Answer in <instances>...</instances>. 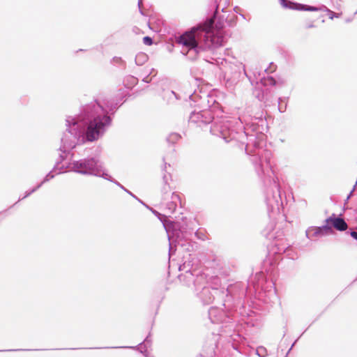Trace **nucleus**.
<instances>
[{
  "mask_svg": "<svg viewBox=\"0 0 357 357\" xmlns=\"http://www.w3.org/2000/svg\"><path fill=\"white\" fill-rule=\"evenodd\" d=\"M218 136L226 143L234 142L240 149H245L259 178L266 188L265 202L268 213L280 212L284 201L278 179L271 165L272 154L267 144V135H242L241 141L234 139L232 135Z\"/></svg>",
  "mask_w": 357,
  "mask_h": 357,
  "instance_id": "1",
  "label": "nucleus"
},
{
  "mask_svg": "<svg viewBox=\"0 0 357 357\" xmlns=\"http://www.w3.org/2000/svg\"><path fill=\"white\" fill-rule=\"evenodd\" d=\"M245 296L241 298V306H234L231 309H222L218 307H211L208 310V318L211 323H229L234 320L236 315L245 317L248 313L245 310V298L250 297L252 298H258L266 302L267 294H275L276 289L275 283L272 278L264 271L257 273L254 276L250 277V289H249Z\"/></svg>",
  "mask_w": 357,
  "mask_h": 357,
  "instance_id": "2",
  "label": "nucleus"
},
{
  "mask_svg": "<svg viewBox=\"0 0 357 357\" xmlns=\"http://www.w3.org/2000/svg\"><path fill=\"white\" fill-rule=\"evenodd\" d=\"M250 289V278L248 283L243 282H236L227 287H220L199 285L197 295L204 305H209L214 301H220L226 309H231L234 306H241V298L249 292Z\"/></svg>",
  "mask_w": 357,
  "mask_h": 357,
  "instance_id": "3",
  "label": "nucleus"
},
{
  "mask_svg": "<svg viewBox=\"0 0 357 357\" xmlns=\"http://www.w3.org/2000/svg\"><path fill=\"white\" fill-rule=\"evenodd\" d=\"M166 225V232L169 238H174L178 246L187 252H192L197 248V243L191 239L194 229L188 225L187 218L183 217L178 223Z\"/></svg>",
  "mask_w": 357,
  "mask_h": 357,
  "instance_id": "4",
  "label": "nucleus"
},
{
  "mask_svg": "<svg viewBox=\"0 0 357 357\" xmlns=\"http://www.w3.org/2000/svg\"><path fill=\"white\" fill-rule=\"evenodd\" d=\"M71 171L85 176H94L109 181L112 176L107 174L102 162L96 157H87L70 162Z\"/></svg>",
  "mask_w": 357,
  "mask_h": 357,
  "instance_id": "5",
  "label": "nucleus"
},
{
  "mask_svg": "<svg viewBox=\"0 0 357 357\" xmlns=\"http://www.w3.org/2000/svg\"><path fill=\"white\" fill-rule=\"evenodd\" d=\"M214 20L208 19L202 24V31L204 33L205 45L208 48H218L224 44V35L221 30L215 29L213 26Z\"/></svg>",
  "mask_w": 357,
  "mask_h": 357,
  "instance_id": "6",
  "label": "nucleus"
},
{
  "mask_svg": "<svg viewBox=\"0 0 357 357\" xmlns=\"http://www.w3.org/2000/svg\"><path fill=\"white\" fill-rule=\"evenodd\" d=\"M101 135H63L61 139V144L59 151L63 153H68L77 145L97 141Z\"/></svg>",
  "mask_w": 357,
  "mask_h": 357,
  "instance_id": "7",
  "label": "nucleus"
},
{
  "mask_svg": "<svg viewBox=\"0 0 357 357\" xmlns=\"http://www.w3.org/2000/svg\"><path fill=\"white\" fill-rule=\"evenodd\" d=\"M178 269L185 272L178 276V280L188 287L193 284L195 287V291H197L200 281L203 280L202 275H199V273H196L197 271L193 269L192 264L189 261H185L183 264L180 265Z\"/></svg>",
  "mask_w": 357,
  "mask_h": 357,
  "instance_id": "8",
  "label": "nucleus"
},
{
  "mask_svg": "<svg viewBox=\"0 0 357 357\" xmlns=\"http://www.w3.org/2000/svg\"><path fill=\"white\" fill-rule=\"evenodd\" d=\"M202 34V25L197 27H193L190 31H186L181 35L178 42L179 44L189 48H195L198 45V40H199Z\"/></svg>",
  "mask_w": 357,
  "mask_h": 357,
  "instance_id": "9",
  "label": "nucleus"
},
{
  "mask_svg": "<svg viewBox=\"0 0 357 357\" xmlns=\"http://www.w3.org/2000/svg\"><path fill=\"white\" fill-rule=\"evenodd\" d=\"M110 119L108 116L96 118L91 121L87 127V131L85 134H100L105 131V128L109 126Z\"/></svg>",
  "mask_w": 357,
  "mask_h": 357,
  "instance_id": "10",
  "label": "nucleus"
},
{
  "mask_svg": "<svg viewBox=\"0 0 357 357\" xmlns=\"http://www.w3.org/2000/svg\"><path fill=\"white\" fill-rule=\"evenodd\" d=\"M151 344V333L145 337L144 341L137 346H123V347H95L94 349H137L145 357L148 356L147 349Z\"/></svg>",
  "mask_w": 357,
  "mask_h": 357,
  "instance_id": "11",
  "label": "nucleus"
},
{
  "mask_svg": "<svg viewBox=\"0 0 357 357\" xmlns=\"http://www.w3.org/2000/svg\"><path fill=\"white\" fill-rule=\"evenodd\" d=\"M163 161H165V158H163ZM170 167V164L166 162H164V165L162 167V182L163 186L161 188V194H162V200H168L171 196L170 194V186L168 183L169 178L172 179V175L170 173L167 172V167Z\"/></svg>",
  "mask_w": 357,
  "mask_h": 357,
  "instance_id": "12",
  "label": "nucleus"
},
{
  "mask_svg": "<svg viewBox=\"0 0 357 357\" xmlns=\"http://www.w3.org/2000/svg\"><path fill=\"white\" fill-rule=\"evenodd\" d=\"M326 221L332 229L334 228L339 231H344L348 228L346 221L340 215H337L335 213H333L326 218Z\"/></svg>",
  "mask_w": 357,
  "mask_h": 357,
  "instance_id": "13",
  "label": "nucleus"
},
{
  "mask_svg": "<svg viewBox=\"0 0 357 357\" xmlns=\"http://www.w3.org/2000/svg\"><path fill=\"white\" fill-rule=\"evenodd\" d=\"M165 211L167 213L172 214L176 207L178 203L182 206V201L180 195L176 192H174L171 193V196L168 200H165Z\"/></svg>",
  "mask_w": 357,
  "mask_h": 357,
  "instance_id": "14",
  "label": "nucleus"
},
{
  "mask_svg": "<svg viewBox=\"0 0 357 357\" xmlns=\"http://www.w3.org/2000/svg\"><path fill=\"white\" fill-rule=\"evenodd\" d=\"M310 230H314L315 237H322L333 234V229H332L330 225L327 224L326 219L321 226L310 227Z\"/></svg>",
  "mask_w": 357,
  "mask_h": 357,
  "instance_id": "15",
  "label": "nucleus"
},
{
  "mask_svg": "<svg viewBox=\"0 0 357 357\" xmlns=\"http://www.w3.org/2000/svg\"><path fill=\"white\" fill-rule=\"evenodd\" d=\"M67 153H61L59 155L58 159L56 160L55 165L53 167V171H59L56 174H61L63 169L66 168H70V163L68 165H61V163L66 159Z\"/></svg>",
  "mask_w": 357,
  "mask_h": 357,
  "instance_id": "16",
  "label": "nucleus"
},
{
  "mask_svg": "<svg viewBox=\"0 0 357 357\" xmlns=\"http://www.w3.org/2000/svg\"><path fill=\"white\" fill-rule=\"evenodd\" d=\"M109 181L114 183L118 187H119L121 189H122L124 192H126L127 194H128L130 196L133 197L135 199H136L139 203H140L142 205H145V202L140 199L139 197H137L135 195H134L131 191L126 188L123 185H121L119 181L115 180L114 178L112 177V178L109 179Z\"/></svg>",
  "mask_w": 357,
  "mask_h": 357,
  "instance_id": "17",
  "label": "nucleus"
},
{
  "mask_svg": "<svg viewBox=\"0 0 357 357\" xmlns=\"http://www.w3.org/2000/svg\"><path fill=\"white\" fill-rule=\"evenodd\" d=\"M153 213L160 220V222L162 223V225L165 230H166V227H165V226H167L166 224L178 223L180 222L178 220L173 221V220H169L166 215L162 214L160 212L157 211L156 210H154V211H153Z\"/></svg>",
  "mask_w": 357,
  "mask_h": 357,
  "instance_id": "18",
  "label": "nucleus"
},
{
  "mask_svg": "<svg viewBox=\"0 0 357 357\" xmlns=\"http://www.w3.org/2000/svg\"><path fill=\"white\" fill-rule=\"evenodd\" d=\"M59 171H53V169L49 172L43 178V181L38 184V185H40V188L42 187V185L48 182L49 181H50L51 179L54 178L55 175L57 174L56 173L58 172Z\"/></svg>",
  "mask_w": 357,
  "mask_h": 357,
  "instance_id": "19",
  "label": "nucleus"
},
{
  "mask_svg": "<svg viewBox=\"0 0 357 357\" xmlns=\"http://www.w3.org/2000/svg\"><path fill=\"white\" fill-rule=\"evenodd\" d=\"M180 139H181V135H167L165 137V141L168 144L174 145L176 144Z\"/></svg>",
  "mask_w": 357,
  "mask_h": 357,
  "instance_id": "20",
  "label": "nucleus"
},
{
  "mask_svg": "<svg viewBox=\"0 0 357 357\" xmlns=\"http://www.w3.org/2000/svg\"><path fill=\"white\" fill-rule=\"evenodd\" d=\"M40 188V185H36V187L33 188L32 189H30L29 190H27L25 192L24 195L22 197H20L18 201H21L28 197H29L31 194L37 191Z\"/></svg>",
  "mask_w": 357,
  "mask_h": 357,
  "instance_id": "21",
  "label": "nucleus"
},
{
  "mask_svg": "<svg viewBox=\"0 0 357 357\" xmlns=\"http://www.w3.org/2000/svg\"><path fill=\"white\" fill-rule=\"evenodd\" d=\"M256 354L259 357H266L267 355V351L264 347H259L256 349Z\"/></svg>",
  "mask_w": 357,
  "mask_h": 357,
  "instance_id": "22",
  "label": "nucleus"
},
{
  "mask_svg": "<svg viewBox=\"0 0 357 357\" xmlns=\"http://www.w3.org/2000/svg\"><path fill=\"white\" fill-rule=\"evenodd\" d=\"M195 236L198 238V239H200V240H202V241H204L205 240V238H206V236L205 234L200 231L199 229H197L195 233H194Z\"/></svg>",
  "mask_w": 357,
  "mask_h": 357,
  "instance_id": "23",
  "label": "nucleus"
},
{
  "mask_svg": "<svg viewBox=\"0 0 357 357\" xmlns=\"http://www.w3.org/2000/svg\"><path fill=\"white\" fill-rule=\"evenodd\" d=\"M305 236L309 239H312V237L315 236L314 234V230H310V227L305 231Z\"/></svg>",
  "mask_w": 357,
  "mask_h": 357,
  "instance_id": "24",
  "label": "nucleus"
},
{
  "mask_svg": "<svg viewBox=\"0 0 357 357\" xmlns=\"http://www.w3.org/2000/svg\"><path fill=\"white\" fill-rule=\"evenodd\" d=\"M305 29L314 28L315 25L314 24V20H307L305 22Z\"/></svg>",
  "mask_w": 357,
  "mask_h": 357,
  "instance_id": "25",
  "label": "nucleus"
},
{
  "mask_svg": "<svg viewBox=\"0 0 357 357\" xmlns=\"http://www.w3.org/2000/svg\"><path fill=\"white\" fill-rule=\"evenodd\" d=\"M143 42L146 45H151L153 43L152 39L149 36L144 37Z\"/></svg>",
  "mask_w": 357,
  "mask_h": 357,
  "instance_id": "26",
  "label": "nucleus"
},
{
  "mask_svg": "<svg viewBox=\"0 0 357 357\" xmlns=\"http://www.w3.org/2000/svg\"><path fill=\"white\" fill-rule=\"evenodd\" d=\"M346 234H349L354 240L357 241V231L351 230L346 231Z\"/></svg>",
  "mask_w": 357,
  "mask_h": 357,
  "instance_id": "27",
  "label": "nucleus"
},
{
  "mask_svg": "<svg viewBox=\"0 0 357 357\" xmlns=\"http://www.w3.org/2000/svg\"><path fill=\"white\" fill-rule=\"evenodd\" d=\"M300 338V337H298L296 340H295V341L292 343L291 347L289 348V349L288 350V351L287 352L286 354V356L285 357L287 356V355L289 354L290 351L292 349V348L294 347V345L296 344L297 341L298 340V339Z\"/></svg>",
  "mask_w": 357,
  "mask_h": 357,
  "instance_id": "28",
  "label": "nucleus"
},
{
  "mask_svg": "<svg viewBox=\"0 0 357 357\" xmlns=\"http://www.w3.org/2000/svg\"><path fill=\"white\" fill-rule=\"evenodd\" d=\"M356 184H357V183H356V184H355V185H354V187H353V189L351 190V192H349V194L347 195V199H346L345 202H347V201L351 198V197L352 196L353 191L354 190V189H355V188H356Z\"/></svg>",
  "mask_w": 357,
  "mask_h": 357,
  "instance_id": "29",
  "label": "nucleus"
},
{
  "mask_svg": "<svg viewBox=\"0 0 357 357\" xmlns=\"http://www.w3.org/2000/svg\"><path fill=\"white\" fill-rule=\"evenodd\" d=\"M331 14V18L333 19V17H339L340 14L339 13H335L333 11H330Z\"/></svg>",
  "mask_w": 357,
  "mask_h": 357,
  "instance_id": "30",
  "label": "nucleus"
},
{
  "mask_svg": "<svg viewBox=\"0 0 357 357\" xmlns=\"http://www.w3.org/2000/svg\"><path fill=\"white\" fill-rule=\"evenodd\" d=\"M289 249V247H287L285 248H278V251L280 252V251L282 250L284 253H287L288 252Z\"/></svg>",
  "mask_w": 357,
  "mask_h": 357,
  "instance_id": "31",
  "label": "nucleus"
},
{
  "mask_svg": "<svg viewBox=\"0 0 357 357\" xmlns=\"http://www.w3.org/2000/svg\"><path fill=\"white\" fill-rule=\"evenodd\" d=\"M144 207H146L147 209H149V211H151L152 213L153 211H154L155 209H153V208H151V206H149L147 204L145 203V205H143Z\"/></svg>",
  "mask_w": 357,
  "mask_h": 357,
  "instance_id": "32",
  "label": "nucleus"
},
{
  "mask_svg": "<svg viewBox=\"0 0 357 357\" xmlns=\"http://www.w3.org/2000/svg\"><path fill=\"white\" fill-rule=\"evenodd\" d=\"M307 10H317V8H314L310 7V8H309Z\"/></svg>",
  "mask_w": 357,
  "mask_h": 357,
  "instance_id": "33",
  "label": "nucleus"
},
{
  "mask_svg": "<svg viewBox=\"0 0 357 357\" xmlns=\"http://www.w3.org/2000/svg\"><path fill=\"white\" fill-rule=\"evenodd\" d=\"M268 146H273V143L271 142H270L269 144H268Z\"/></svg>",
  "mask_w": 357,
  "mask_h": 357,
  "instance_id": "34",
  "label": "nucleus"
},
{
  "mask_svg": "<svg viewBox=\"0 0 357 357\" xmlns=\"http://www.w3.org/2000/svg\"><path fill=\"white\" fill-rule=\"evenodd\" d=\"M307 331V328H305V331L299 336L301 337V336L306 331Z\"/></svg>",
  "mask_w": 357,
  "mask_h": 357,
  "instance_id": "35",
  "label": "nucleus"
},
{
  "mask_svg": "<svg viewBox=\"0 0 357 357\" xmlns=\"http://www.w3.org/2000/svg\"><path fill=\"white\" fill-rule=\"evenodd\" d=\"M168 289H169V288H168L167 287H165V291H168Z\"/></svg>",
  "mask_w": 357,
  "mask_h": 357,
  "instance_id": "36",
  "label": "nucleus"
},
{
  "mask_svg": "<svg viewBox=\"0 0 357 357\" xmlns=\"http://www.w3.org/2000/svg\"><path fill=\"white\" fill-rule=\"evenodd\" d=\"M19 201H17V202H15V204H13V206H15V204L18 202Z\"/></svg>",
  "mask_w": 357,
  "mask_h": 357,
  "instance_id": "37",
  "label": "nucleus"
},
{
  "mask_svg": "<svg viewBox=\"0 0 357 357\" xmlns=\"http://www.w3.org/2000/svg\"><path fill=\"white\" fill-rule=\"evenodd\" d=\"M7 350L1 349V351H6Z\"/></svg>",
  "mask_w": 357,
  "mask_h": 357,
  "instance_id": "38",
  "label": "nucleus"
},
{
  "mask_svg": "<svg viewBox=\"0 0 357 357\" xmlns=\"http://www.w3.org/2000/svg\"><path fill=\"white\" fill-rule=\"evenodd\" d=\"M356 280H357V278H356V280H354V282H355V281H356Z\"/></svg>",
  "mask_w": 357,
  "mask_h": 357,
  "instance_id": "39",
  "label": "nucleus"
}]
</instances>
